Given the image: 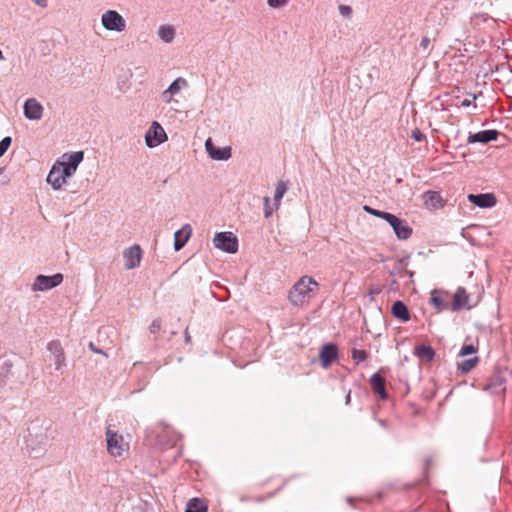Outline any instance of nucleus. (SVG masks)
Listing matches in <instances>:
<instances>
[{
	"label": "nucleus",
	"instance_id": "7",
	"mask_svg": "<svg viewBox=\"0 0 512 512\" xmlns=\"http://www.w3.org/2000/svg\"><path fill=\"white\" fill-rule=\"evenodd\" d=\"M167 140L163 127L154 121L145 135L146 145L150 148L156 147Z\"/></svg>",
	"mask_w": 512,
	"mask_h": 512
},
{
	"label": "nucleus",
	"instance_id": "41",
	"mask_svg": "<svg viewBox=\"0 0 512 512\" xmlns=\"http://www.w3.org/2000/svg\"><path fill=\"white\" fill-rule=\"evenodd\" d=\"M372 209H373L372 207L367 206V205H365V206L363 207V210H364L365 212L369 213V214H370V211H372Z\"/></svg>",
	"mask_w": 512,
	"mask_h": 512
},
{
	"label": "nucleus",
	"instance_id": "32",
	"mask_svg": "<svg viewBox=\"0 0 512 512\" xmlns=\"http://www.w3.org/2000/svg\"><path fill=\"white\" fill-rule=\"evenodd\" d=\"M11 144V138L5 137L0 141V157L8 150Z\"/></svg>",
	"mask_w": 512,
	"mask_h": 512
},
{
	"label": "nucleus",
	"instance_id": "29",
	"mask_svg": "<svg viewBox=\"0 0 512 512\" xmlns=\"http://www.w3.org/2000/svg\"><path fill=\"white\" fill-rule=\"evenodd\" d=\"M367 357H368V354L365 350H358V349L352 350V358L357 363L365 361L367 359Z\"/></svg>",
	"mask_w": 512,
	"mask_h": 512
},
{
	"label": "nucleus",
	"instance_id": "30",
	"mask_svg": "<svg viewBox=\"0 0 512 512\" xmlns=\"http://www.w3.org/2000/svg\"><path fill=\"white\" fill-rule=\"evenodd\" d=\"M291 0H267V5L272 9L285 7Z\"/></svg>",
	"mask_w": 512,
	"mask_h": 512
},
{
	"label": "nucleus",
	"instance_id": "28",
	"mask_svg": "<svg viewBox=\"0 0 512 512\" xmlns=\"http://www.w3.org/2000/svg\"><path fill=\"white\" fill-rule=\"evenodd\" d=\"M47 349L54 355L61 354L64 352L63 347L58 340H54L48 343Z\"/></svg>",
	"mask_w": 512,
	"mask_h": 512
},
{
	"label": "nucleus",
	"instance_id": "26",
	"mask_svg": "<svg viewBox=\"0 0 512 512\" xmlns=\"http://www.w3.org/2000/svg\"><path fill=\"white\" fill-rule=\"evenodd\" d=\"M287 191V184L284 181H278L275 188L274 202L276 207H280L281 200Z\"/></svg>",
	"mask_w": 512,
	"mask_h": 512
},
{
	"label": "nucleus",
	"instance_id": "20",
	"mask_svg": "<svg viewBox=\"0 0 512 512\" xmlns=\"http://www.w3.org/2000/svg\"><path fill=\"white\" fill-rule=\"evenodd\" d=\"M391 312L395 318L401 320L402 322H407L410 319L408 308L402 301H396L392 305Z\"/></svg>",
	"mask_w": 512,
	"mask_h": 512
},
{
	"label": "nucleus",
	"instance_id": "5",
	"mask_svg": "<svg viewBox=\"0 0 512 512\" xmlns=\"http://www.w3.org/2000/svg\"><path fill=\"white\" fill-rule=\"evenodd\" d=\"M216 248L227 253H236L238 250V239L232 232H220L213 238Z\"/></svg>",
	"mask_w": 512,
	"mask_h": 512
},
{
	"label": "nucleus",
	"instance_id": "31",
	"mask_svg": "<svg viewBox=\"0 0 512 512\" xmlns=\"http://www.w3.org/2000/svg\"><path fill=\"white\" fill-rule=\"evenodd\" d=\"M477 352V348L472 345V344H467V345H464L460 352H459V355L460 356H466V355H470V354H474Z\"/></svg>",
	"mask_w": 512,
	"mask_h": 512
},
{
	"label": "nucleus",
	"instance_id": "42",
	"mask_svg": "<svg viewBox=\"0 0 512 512\" xmlns=\"http://www.w3.org/2000/svg\"><path fill=\"white\" fill-rule=\"evenodd\" d=\"M427 43H428V39H427V38H425V39H423V40H422V45H423V46H426V44H427Z\"/></svg>",
	"mask_w": 512,
	"mask_h": 512
},
{
	"label": "nucleus",
	"instance_id": "37",
	"mask_svg": "<svg viewBox=\"0 0 512 512\" xmlns=\"http://www.w3.org/2000/svg\"><path fill=\"white\" fill-rule=\"evenodd\" d=\"M88 346H89L90 350L93 351L94 353L107 356V354L103 350L98 349L97 347H95V345L92 342H90Z\"/></svg>",
	"mask_w": 512,
	"mask_h": 512
},
{
	"label": "nucleus",
	"instance_id": "35",
	"mask_svg": "<svg viewBox=\"0 0 512 512\" xmlns=\"http://www.w3.org/2000/svg\"><path fill=\"white\" fill-rule=\"evenodd\" d=\"M370 214L373 215V216L382 218L385 221H387V219L389 218L391 213L380 211V210H377V209L373 208L372 211H370Z\"/></svg>",
	"mask_w": 512,
	"mask_h": 512
},
{
	"label": "nucleus",
	"instance_id": "25",
	"mask_svg": "<svg viewBox=\"0 0 512 512\" xmlns=\"http://www.w3.org/2000/svg\"><path fill=\"white\" fill-rule=\"evenodd\" d=\"M479 362V358L476 356V357H473V358H470V359H467V360H464L462 362H459L457 364V368L458 370H460L462 373H468L470 372L472 369L475 368V366L478 364Z\"/></svg>",
	"mask_w": 512,
	"mask_h": 512
},
{
	"label": "nucleus",
	"instance_id": "27",
	"mask_svg": "<svg viewBox=\"0 0 512 512\" xmlns=\"http://www.w3.org/2000/svg\"><path fill=\"white\" fill-rule=\"evenodd\" d=\"M264 202V217L269 218L272 216V214L279 209V207H276V203L273 204L270 203V198L268 196H265L263 198Z\"/></svg>",
	"mask_w": 512,
	"mask_h": 512
},
{
	"label": "nucleus",
	"instance_id": "21",
	"mask_svg": "<svg viewBox=\"0 0 512 512\" xmlns=\"http://www.w3.org/2000/svg\"><path fill=\"white\" fill-rule=\"evenodd\" d=\"M430 303L433 305L437 312H441L448 308V304L442 295V292L433 290L431 292Z\"/></svg>",
	"mask_w": 512,
	"mask_h": 512
},
{
	"label": "nucleus",
	"instance_id": "24",
	"mask_svg": "<svg viewBox=\"0 0 512 512\" xmlns=\"http://www.w3.org/2000/svg\"><path fill=\"white\" fill-rule=\"evenodd\" d=\"M158 35L164 42L170 43L175 37V29L171 25H162L158 29Z\"/></svg>",
	"mask_w": 512,
	"mask_h": 512
},
{
	"label": "nucleus",
	"instance_id": "33",
	"mask_svg": "<svg viewBox=\"0 0 512 512\" xmlns=\"http://www.w3.org/2000/svg\"><path fill=\"white\" fill-rule=\"evenodd\" d=\"M54 358L56 370H60L65 365V353L57 354Z\"/></svg>",
	"mask_w": 512,
	"mask_h": 512
},
{
	"label": "nucleus",
	"instance_id": "39",
	"mask_svg": "<svg viewBox=\"0 0 512 512\" xmlns=\"http://www.w3.org/2000/svg\"><path fill=\"white\" fill-rule=\"evenodd\" d=\"M47 1L48 0H33V2L40 7H46Z\"/></svg>",
	"mask_w": 512,
	"mask_h": 512
},
{
	"label": "nucleus",
	"instance_id": "17",
	"mask_svg": "<svg viewBox=\"0 0 512 512\" xmlns=\"http://www.w3.org/2000/svg\"><path fill=\"white\" fill-rule=\"evenodd\" d=\"M192 233V228L189 224L184 225L180 230L176 231L174 234V249L176 251L181 250L188 239L190 238Z\"/></svg>",
	"mask_w": 512,
	"mask_h": 512
},
{
	"label": "nucleus",
	"instance_id": "34",
	"mask_svg": "<svg viewBox=\"0 0 512 512\" xmlns=\"http://www.w3.org/2000/svg\"><path fill=\"white\" fill-rule=\"evenodd\" d=\"M411 137L416 141V142H421V141H424L426 140V136L420 131V129L418 128H415L412 133H411Z\"/></svg>",
	"mask_w": 512,
	"mask_h": 512
},
{
	"label": "nucleus",
	"instance_id": "15",
	"mask_svg": "<svg viewBox=\"0 0 512 512\" xmlns=\"http://www.w3.org/2000/svg\"><path fill=\"white\" fill-rule=\"evenodd\" d=\"M423 204L429 210L440 209L444 206V200L436 191H426L422 195Z\"/></svg>",
	"mask_w": 512,
	"mask_h": 512
},
{
	"label": "nucleus",
	"instance_id": "6",
	"mask_svg": "<svg viewBox=\"0 0 512 512\" xmlns=\"http://www.w3.org/2000/svg\"><path fill=\"white\" fill-rule=\"evenodd\" d=\"M63 282V275L56 273L52 276L38 275L32 285L33 291H46L52 289Z\"/></svg>",
	"mask_w": 512,
	"mask_h": 512
},
{
	"label": "nucleus",
	"instance_id": "12",
	"mask_svg": "<svg viewBox=\"0 0 512 512\" xmlns=\"http://www.w3.org/2000/svg\"><path fill=\"white\" fill-rule=\"evenodd\" d=\"M205 148L209 156L214 160H228L231 157V148H216L211 138L205 142Z\"/></svg>",
	"mask_w": 512,
	"mask_h": 512
},
{
	"label": "nucleus",
	"instance_id": "18",
	"mask_svg": "<svg viewBox=\"0 0 512 512\" xmlns=\"http://www.w3.org/2000/svg\"><path fill=\"white\" fill-rule=\"evenodd\" d=\"M499 135V132L496 130H483L474 134L469 135L468 142L469 143H488L490 141L496 140Z\"/></svg>",
	"mask_w": 512,
	"mask_h": 512
},
{
	"label": "nucleus",
	"instance_id": "13",
	"mask_svg": "<svg viewBox=\"0 0 512 512\" xmlns=\"http://www.w3.org/2000/svg\"><path fill=\"white\" fill-rule=\"evenodd\" d=\"M467 198L470 203L481 208H491L496 204V197L492 193L469 194Z\"/></svg>",
	"mask_w": 512,
	"mask_h": 512
},
{
	"label": "nucleus",
	"instance_id": "4",
	"mask_svg": "<svg viewBox=\"0 0 512 512\" xmlns=\"http://www.w3.org/2000/svg\"><path fill=\"white\" fill-rule=\"evenodd\" d=\"M101 23L106 30L122 32L126 28L123 16L115 10H107L102 14Z\"/></svg>",
	"mask_w": 512,
	"mask_h": 512
},
{
	"label": "nucleus",
	"instance_id": "11",
	"mask_svg": "<svg viewBox=\"0 0 512 512\" xmlns=\"http://www.w3.org/2000/svg\"><path fill=\"white\" fill-rule=\"evenodd\" d=\"M24 115L29 120H39L43 115V106L36 99L30 98L24 104Z\"/></svg>",
	"mask_w": 512,
	"mask_h": 512
},
{
	"label": "nucleus",
	"instance_id": "16",
	"mask_svg": "<svg viewBox=\"0 0 512 512\" xmlns=\"http://www.w3.org/2000/svg\"><path fill=\"white\" fill-rule=\"evenodd\" d=\"M188 86V82L185 78L178 77L172 84L162 93V97L166 103H170L173 96L179 93L183 88Z\"/></svg>",
	"mask_w": 512,
	"mask_h": 512
},
{
	"label": "nucleus",
	"instance_id": "1",
	"mask_svg": "<svg viewBox=\"0 0 512 512\" xmlns=\"http://www.w3.org/2000/svg\"><path fill=\"white\" fill-rule=\"evenodd\" d=\"M83 158V151L63 154L62 157L52 166L47 177V182L55 190L60 189L66 184L67 179L75 174L78 165L83 161Z\"/></svg>",
	"mask_w": 512,
	"mask_h": 512
},
{
	"label": "nucleus",
	"instance_id": "2",
	"mask_svg": "<svg viewBox=\"0 0 512 512\" xmlns=\"http://www.w3.org/2000/svg\"><path fill=\"white\" fill-rule=\"evenodd\" d=\"M319 283L310 276L301 277L288 293L289 302L296 307H304L318 293Z\"/></svg>",
	"mask_w": 512,
	"mask_h": 512
},
{
	"label": "nucleus",
	"instance_id": "19",
	"mask_svg": "<svg viewBox=\"0 0 512 512\" xmlns=\"http://www.w3.org/2000/svg\"><path fill=\"white\" fill-rule=\"evenodd\" d=\"M370 385L373 392L378 394L381 397V399L387 398V393L385 390V380L379 373L372 375L370 379Z\"/></svg>",
	"mask_w": 512,
	"mask_h": 512
},
{
	"label": "nucleus",
	"instance_id": "40",
	"mask_svg": "<svg viewBox=\"0 0 512 512\" xmlns=\"http://www.w3.org/2000/svg\"><path fill=\"white\" fill-rule=\"evenodd\" d=\"M351 401V392L349 391L346 395L345 402L348 405Z\"/></svg>",
	"mask_w": 512,
	"mask_h": 512
},
{
	"label": "nucleus",
	"instance_id": "10",
	"mask_svg": "<svg viewBox=\"0 0 512 512\" xmlns=\"http://www.w3.org/2000/svg\"><path fill=\"white\" fill-rule=\"evenodd\" d=\"M450 308L452 311H459L461 309L469 310L472 308V305L470 304L469 294L463 287H458V289L456 290Z\"/></svg>",
	"mask_w": 512,
	"mask_h": 512
},
{
	"label": "nucleus",
	"instance_id": "9",
	"mask_svg": "<svg viewBox=\"0 0 512 512\" xmlns=\"http://www.w3.org/2000/svg\"><path fill=\"white\" fill-rule=\"evenodd\" d=\"M125 259V268L127 270L134 269L140 265L142 259V249L139 245H133L123 252Z\"/></svg>",
	"mask_w": 512,
	"mask_h": 512
},
{
	"label": "nucleus",
	"instance_id": "22",
	"mask_svg": "<svg viewBox=\"0 0 512 512\" xmlns=\"http://www.w3.org/2000/svg\"><path fill=\"white\" fill-rule=\"evenodd\" d=\"M207 503L200 498L191 499L186 506L185 512H207Z\"/></svg>",
	"mask_w": 512,
	"mask_h": 512
},
{
	"label": "nucleus",
	"instance_id": "23",
	"mask_svg": "<svg viewBox=\"0 0 512 512\" xmlns=\"http://www.w3.org/2000/svg\"><path fill=\"white\" fill-rule=\"evenodd\" d=\"M415 355L423 361L430 362L435 355L434 350L427 345H420L415 348Z\"/></svg>",
	"mask_w": 512,
	"mask_h": 512
},
{
	"label": "nucleus",
	"instance_id": "3",
	"mask_svg": "<svg viewBox=\"0 0 512 512\" xmlns=\"http://www.w3.org/2000/svg\"><path fill=\"white\" fill-rule=\"evenodd\" d=\"M107 451L113 457H121L129 450V443L124 437L110 428L106 431Z\"/></svg>",
	"mask_w": 512,
	"mask_h": 512
},
{
	"label": "nucleus",
	"instance_id": "44",
	"mask_svg": "<svg viewBox=\"0 0 512 512\" xmlns=\"http://www.w3.org/2000/svg\"><path fill=\"white\" fill-rule=\"evenodd\" d=\"M2 172V170L0 169V173Z\"/></svg>",
	"mask_w": 512,
	"mask_h": 512
},
{
	"label": "nucleus",
	"instance_id": "8",
	"mask_svg": "<svg viewBox=\"0 0 512 512\" xmlns=\"http://www.w3.org/2000/svg\"><path fill=\"white\" fill-rule=\"evenodd\" d=\"M387 222L393 228L396 236L400 240L408 239L412 234V228L408 225L405 220H402L395 216L394 214H390Z\"/></svg>",
	"mask_w": 512,
	"mask_h": 512
},
{
	"label": "nucleus",
	"instance_id": "38",
	"mask_svg": "<svg viewBox=\"0 0 512 512\" xmlns=\"http://www.w3.org/2000/svg\"><path fill=\"white\" fill-rule=\"evenodd\" d=\"M477 96L476 95H473L472 99H464L461 103V105L463 107H469L471 105V103L476 100Z\"/></svg>",
	"mask_w": 512,
	"mask_h": 512
},
{
	"label": "nucleus",
	"instance_id": "14",
	"mask_svg": "<svg viewBox=\"0 0 512 512\" xmlns=\"http://www.w3.org/2000/svg\"><path fill=\"white\" fill-rule=\"evenodd\" d=\"M338 357V349L334 344L324 345L319 354L322 367L328 368Z\"/></svg>",
	"mask_w": 512,
	"mask_h": 512
},
{
	"label": "nucleus",
	"instance_id": "36",
	"mask_svg": "<svg viewBox=\"0 0 512 512\" xmlns=\"http://www.w3.org/2000/svg\"><path fill=\"white\" fill-rule=\"evenodd\" d=\"M339 12L344 16L349 18L352 15V9L348 5H340Z\"/></svg>",
	"mask_w": 512,
	"mask_h": 512
},
{
	"label": "nucleus",
	"instance_id": "43",
	"mask_svg": "<svg viewBox=\"0 0 512 512\" xmlns=\"http://www.w3.org/2000/svg\"><path fill=\"white\" fill-rule=\"evenodd\" d=\"M347 502H349L350 504H352L353 499H352V498H347Z\"/></svg>",
	"mask_w": 512,
	"mask_h": 512
}]
</instances>
